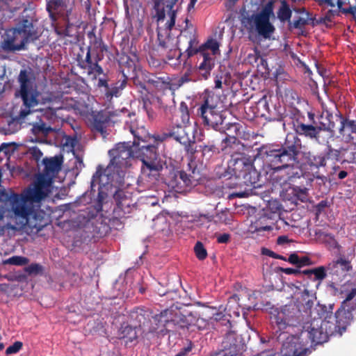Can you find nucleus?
Instances as JSON below:
<instances>
[{
  "label": "nucleus",
  "instance_id": "nucleus-1",
  "mask_svg": "<svg viewBox=\"0 0 356 356\" xmlns=\"http://www.w3.org/2000/svg\"><path fill=\"white\" fill-rule=\"evenodd\" d=\"M293 127L296 135L289 134L283 143L264 145L257 150V156L268 167L274 171L284 172V183L300 178L302 175L299 161L302 146L297 135L318 141L321 133L320 125L306 124L298 119L293 121Z\"/></svg>",
  "mask_w": 356,
  "mask_h": 356
},
{
  "label": "nucleus",
  "instance_id": "nucleus-2",
  "mask_svg": "<svg viewBox=\"0 0 356 356\" xmlns=\"http://www.w3.org/2000/svg\"><path fill=\"white\" fill-rule=\"evenodd\" d=\"M227 175L230 176L224 181L223 188L241 189L245 187L244 191L236 193V197H245L252 188L259 186V174L254 168L251 160L243 152L232 154L223 177H225Z\"/></svg>",
  "mask_w": 356,
  "mask_h": 356
},
{
  "label": "nucleus",
  "instance_id": "nucleus-3",
  "mask_svg": "<svg viewBox=\"0 0 356 356\" xmlns=\"http://www.w3.org/2000/svg\"><path fill=\"white\" fill-rule=\"evenodd\" d=\"M18 80L20 83L21 97L26 108L24 109L22 108L19 115L15 116L13 120L22 124L26 122V118H27L28 120L34 118L38 119V121L29 122V124L32 125V133L35 136H47L53 131V129L42 120L41 115H40L42 111L31 110V107L38 104V92L37 91L36 86L34 85L33 81L31 79L29 74L26 70L20 71Z\"/></svg>",
  "mask_w": 356,
  "mask_h": 356
},
{
  "label": "nucleus",
  "instance_id": "nucleus-4",
  "mask_svg": "<svg viewBox=\"0 0 356 356\" xmlns=\"http://www.w3.org/2000/svg\"><path fill=\"white\" fill-rule=\"evenodd\" d=\"M120 52L116 49L117 60L122 69L127 68V74H130L131 71L133 76L131 77L134 86L142 94L147 95L149 93L146 87L147 80L150 79L151 73L137 69L136 63L139 60L136 46H120Z\"/></svg>",
  "mask_w": 356,
  "mask_h": 356
},
{
  "label": "nucleus",
  "instance_id": "nucleus-5",
  "mask_svg": "<svg viewBox=\"0 0 356 356\" xmlns=\"http://www.w3.org/2000/svg\"><path fill=\"white\" fill-rule=\"evenodd\" d=\"M220 46H200L199 49L195 46H188L185 52L182 53L180 49L174 50V56H177V60L179 63H186L188 58L193 55H197L199 58H203V60L197 67L200 75L204 79H207L210 75V72L214 66V59L210 55L205 52L207 49H211L213 54H216L219 51Z\"/></svg>",
  "mask_w": 356,
  "mask_h": 356
},
{
  "label": "nucleus",
  "instance_id": "nucleus-6",
  "mask_svg": "<svg viewBox=\"0 0 356 356\" xmlns=\"http://www.w3.org/2000/svg\"><path fill=\"white\" fill-rule=\"evenodd\" d=\"M134 115L135 113L134 111L125 108L112 112L106 111H92L90 118V126L93 131H97L104 137H106L107 134L106 127L111 120L123 122L127 124H129L127 118H131Z\"/></svg>",
  "mask_w": 356,
  "mask_h": 356
},
{
  "label": "nucleus",
  "instance_id": "nucleus-7",
  "mask_svg": "<svg viewBox=\"0 0 356 356\" xmlns=\"http://www.w3.org/2000/svg\"><path fill=\"white\" fill-rule=\"evenodd\" d=\"M136 157L142 161L141 171L144 175L156 177L163 168V163L157 152L155 144H145L138 147Z\"/></svg>",
  "mask_w": 356,
  "mask_h": 356
},
{
  "label": "nucleus",
  "instance_id": "nucleus-8",
  "mask_svg": "<svg viewBox=\"0 0 356 356\" xmlns=\"http://www.w3.org/2000/svg\"><path fill=\"white\" fill-rule=\"evenodd\" d=\"M271 323L277 327L276 333H281L277 337L280 339L282 332L289 327H296L304 324L302 317L298 313V308L293 304H289L282 307L280 309L274 310L270 316Z\"/></svg>",
  "mask_w": 356,
  "mask_h": 356
},
{
  "label": "nucleus",
  "instance_id": "nucleus-9",
  "mask_svg": "<svg viewBox=\"0 0 356 356\" xmlns=\"http://www.w3.org/2000/svg\"><path fill=\"white\" fill-rule=\"evenodd\" d=\"M274 17L273 8L271 2L268 3L260 13L251 16L243 17L242 23L250 30L254 29L259 35L265 38L270 37L274 27L270 23V18Z\"/></svg>",
  "mask_w": 356,
  "mask_h": 356
},
{
  "label": "nucleus",
  "instance_id": "nucleus-10",
  "mask_svg": "<svg viewBox=\"0 0 356 356\" xmlns=\"http://www.w3.org/2000/svg\"><path fill=\"white\" fill-rule=\"evenodd\" d=\"M170 138L181 144L184 147L186 153L191 156H193L197 152L196 147H194L195 143V136L189 137L186 127L181 124L170 126L161 134L154 136V142L158 145Z\"/></svg>",
  "mask_w": 356,
  "mask_h": 356
},
{
  "label": "nucleus",
  "instance_id": "nucleus-11",
  "mask_svg": "<svg viewBox=\"0 0 356 356\" xmlns=\"http://www.w3.org/2000/svg\"><path fill=\"white\" fill-rule=\"evenodd\" d=\"M213 98L212 96L204 98L203 103L197 109V115L201 117L205 126L218 131H224L225 117L213 104Z\"/></svg>",
  "mask_w": 356,
  "mask_h": 356
},
{
  "label": "nucleus",
  "instance_id": "nucleus-12",
  "mask_svg": "<svg viewBox=\"0 0 356 356\" xmlns=\"http://www.w3.org/2000/svg\"><path fill=\"white\" fill-rule=\"evenodd\" d=\"M124 169L118 168L115 165L109 163L106 168L98 165L95 173L93 175L91 184L95 183L108 186L120 188L124 184Z\"/></svg>",
  "mask_w": 356,
  "mask_h": 356
},
{
  "label": "nucleus",
  "instance_id": "nucleus-13",
  "mask_svg": "<svg viewBox=\"0 0 356 356\" xmlns=\"http://www.w3.org/2000/svg\"><path fill=\"white\" fill-rule=\"evenodd\" d=\"M356 309V287L349 291L340 307L335 312L336 328L344 332L353 321V312Z\"/></svg>",
  "mask_w": 356,
  "mask_h": 356
},
{
  "label": "nucleus",
  "instance_id": "nucleus-14",
  "mask_svg": "<svg viewBox=\"0 0 356 356\" xmlns=\"http://www.w3.org/2000/svg\"><path fill=\"white\" fill-rule=\"evenodd\" d=\"M131 74H127L125 69H122L118 76V81L111 84H108V78H99L97 81V86L99 88H104V94L107 100H111L113 97H118L122 95V90L125 88L127 84L129 76Z\"/></svg>",
  "mask_w": 356,
  "mask_h": 356
},
{
  "label": "nucleus",
  "instance_id": "nucleus-15",
  "mask_svg": "<svg viewBox=\"0 0 356 356\" xmlns=\"http://www.w3.org/2000/svg\"><path fill=\"white\" fill-rule=\"evenodd\" d=\"M108 154L112 165L124 169L131 165V160L134 156L132 147L128 143H118L114 148L108 151Z\"/></svg>",
  "mask_w": 356,
  "mask_h": 356
},
{
  "label": "nucleus",
  "instance_id": "nucleus-16",
  "mask_svg": "<svg viewBox=\"0 0 356 356\" xmlns=\"http://www.w3.org/2000/svg\"><path fill=\"white\" fill-rule=\"evenodd\" d=\"M198 179L184 170H172L166 177V182L169 187L178 193H181L187 187L195 186Z\"/></svg>",
  "mask_w": 356,
  "mask_h": 356
},
{
  "label": "nucleus",
  "instance_id": "nucleus-17",
  "mask_svg": "<svg viewBox=\"0 0 356 356\" xmlns=\"http://www.w3.org/2000/svg\"><path fill=\"white\" fill-rule=\"evenodd\" d=\"M326 266L328 275L334 281H342L353 269L351 260L341 254L337 258L329 262Z\"/></svg>",
  "mask_w": 356,
  "mask_h": 356
},
{
  "label": "nucleus",
  "instance_id": "nucleus-18",
  "mask_svg": "<svg viewBox=\"0 0 356 356\" xmlns=\"http://www.w3.org/2000/svg\"><path fill=\"white\" fill-rule=\"evenodd\" d=\"M172 310L165 309L160 314L152 315L150 324L147 327V334H162L172 331Z\"/></svg>",
  "mask_w": 356,
  "mask_h": 356
},
{
  "label": "nucleus",
  "instance_id": "nucleus-19",
  "mask_svg": "<svg viewBox=\"0 0 356 356\" xmlns=\"http://www.w3.org/2000/svg\"><path fill=\"white\" fill-rule=\"evenodd\" d=\"M281 353L282 356H306L311 350L304 347L300 337L291 334L283 341Z\"/></svg>",
  "mask_w": 356,
  "mask_h": 356
},
{
  "label": "nucleus",
  "instance_id": "nucleus-20",
  "mask_svg": "<svg viewBox=\"0 0 356 356\" xmlns=\"http://www.w3.org/2000/svg\"><path fill=\"white\" fill-rule=\"evenodd\" d=\"M243 350V344L238 340L234 331L227 330L216 356H237Z\"/></svg>",
  "mask_w": 356,
  "mask_h": 356
},
{
  "label": "nucleus",
  "instance_id": "nucleus-21",
  "mask_svg": "<svg viewBox=\"0 0 356 356\" xmlns=\"http://www.w3.org/2000/svg\"><path fill=\"white\" fill-rule=\"evenodd\" d=\"M26 203L21 200V197L18 195H13V209L16 218L19 219V223L22 226L27 225L31 228H37L38 230H40L42 225L38 227L36 224L32 223L30 216L33 213V211L31 208L25 204Z\"/></svg>",
  "mask_w": 356,
  "mask_h": 356
},
{
  "label": "nucleus",
  "instance_id": "nucleus-22",
  "mask_svg": "<svg viewBox=\"0 0 356 356\" xmlns=\"http://www.w3.org/2000/svg\"><path fill=\"white\" fill-rule=\"evenodd\" d=\"M294 305L298 308V313L302 317V321L304 323H309L312 319L317 318H321L323 314L317 313V316H313L312 308L314 305V300L312 296L309 295L307 291L301 296L300 298H298L294 302Z\"/></svg>",
  "mask_w": 356,
  "mask_h": 356
},
{
  "label": "nucleus",
  "instance_id": "nucleus-23",
  "mask_svg": "<svg viewBox=\"0 0 356 356\" xmlns=\"http://www.w3.org/2000/svg\"><path fill=\"white\" fill-rule=\"evenodd\" d=\"M127 120L129 124H124L125 128L128 129L134 136L133 145L134 146L139 147L141 142L146 144L152 139L154 140V136H156V135L149 134L144 126L138 127L136 124V115L131 118H127Z\"/></svg>",
  "mask_w": 356,
  "mask_h": 356
},
{
  "label": "nucleus",
  "instance_id": "nucleus-24",
  "mask_svg": "<svg viewBox=\"0 0 356 356\" xmlns=\"http://www.w3.org/2000/svg\"><path fill=\"white\" fill-rule=\"evenodd\" d=\"M115 207L113 209V214L117 218H124L126 214L130 213L131 200L121 189H117L113 194Z\"/></svg>",
  "mask_w": 356,
  "mask_h": 356
},
{
  "label": "nucleus",
  "instance_id": "nucleus-25",
  "mask_svg": "<svg viewBox=\"0 0 356 356\" xmlns=\"http://www.w3.org/2000/svg\"><path fill=\"white\" fill-rule=\"evenodd\" d=\"M10 33L14 35L15 38L22 39L20 44L33 42V40L37 38L32 23L27 19L23 20L17 29L8 31V35H10Z\"/></svg>",
  "mask_w": 356,
  "mask_h": 356
},
{
  "label": "nucleus",
  "instance_id": "nucleus-26",
  "mask_svg": "<svg viewBox=\"0 0 356 356\" xmlns=\"http://www.w3.org/2000/svg\"><path fill=\"white\" fill-rule=\"evenodd\" d=\"M45 181L44 176H39L34 187L27 188L21 195V200L24 202H40L47 195L42 188Z\"/></svg>",
  "mask_w": 356,
  "mask_h": 356
},
{
  "label": "nucleus",
  "instance_id": "nucleus-27",
  "mask_svg": "<svg viewBox=\"0 0 356 356\" xmlns=\"http://www.w3.org/2000/svg\"><path fill=\"white\" fill-rule=\"evenodd\" d=\"M152 312L144 307H138L132 310L130 313L131 321L135 323L136 327H140L145 334H147V327L150 324V318Z\"/></svg>",
  "mask_w": 356,
  "mask_h": 356
},
{
  "label": "nucleus",
  "instance_id": "nucleus-28",
  "mask_svg": "<svg viewBox=\"0 0 356 356\" xmlns=\"http://www.w3.org/2000/svg\"><path fill=\"white\" fill-rule=\"evenodd\" d=\"M193 321H194L193 313L190 312L187 314H183L181 312H176L173 314L172 310V331L177 330V329H192Z\"/></svg>",
  "mask_w": 356,
  "mask_h": 356
},
{
  "label": "nucleus",
  "instance_id": "nucleus-29",
  "mask_svg": "<svg viewBox=\"0 0 356 356\" xmlns=\"http://www.w3.org/2000/svg\"><path fill=\"white\" fill-rule=\"evenodd\" d=\"M44 170L42 174L40 176H44V179H48V184L51 183L52 177L59 172L61 168L62 161L56 157L42 160Z\"/></svg>",
  "mask_w": 356,
  "mask_h": 356
},
{
  "label": "nucleus",
  "instance_id": "nucleus-30",
  "mask_svg": "<svg viewBox=\"0 0 356 356\" xmlns=\"http://www.w3.org/2000/svg\"><path fill=\"white\" fill-rule=\"evenodd\" d=\"M315 235L317 239L323 243L329 251L336 250L339 252H341V246L333 234L319 229L315 232Z\"/></svg>",
  "mask_w": 356,
  "mask_h": 356
},
{
  "label": "nucleus",
  "instance_id": "nucleus-31",
  "mask_svg": "<svg viewBox=\"0 0 356 356\" xmlns=\"http://www.w3.org/2000/svg\"><path fill=\"white\" fill-rule=\"evenodd\" d=\"M80 106L81 103L79 101L66 97V98L63 99L61 102L52 103L51 105L47 107V109L51 115H55L56 114V111L58 110L67 108H71L74 110H79Z\"/></svg>",
  "mask_w": 356,
  "mask_h": 356
},
{
  "label": "nucleus",
  "instance_id": "nucleus-32",
  "mask_svg": "<svg viewBox=\"0 0 356 356\" xmlns=\"http://www.w3.org/2000/svg\"><path fill=\"white\" fill-rule=\"evenodd\" d=\"M202 316H206V318H208L210 321L214 320L220 322L227 330H230L232 327V323L228 316L222 312H218L216 307H208L202 312Z\"/></svg>",
  "mask_w": 356,
  "mask_h": 356
},
{
  "label": "nucleus",
  "instance_id": "nucleus-33",
  "mask_svg": "<svg viewBox=\"0 0 356 356\" xmlns=\"http://www.w3.org/2000/svg\"><path fill=\"white\" fill-rule=\"evenodd\" d=\"M147 83L152 85L159 91L172 90L171 79L168 76H157L151 74L150 79L147 80Z\"/></svg>",
  "mask_w": 356,
  "mask_h": 356
},
{
  "label": "nucleus",
  "instance_id": "nucleus-34",
  "mask_svg": "<svg viewBox=\"0 0 356 356\" xmlns=\"http://www.w3.org/2000/svg\"><path fill=\"white\" fill-rule=\"evenodd\" d=\"M136 325L134 327L127 324L122 323L119 330L118 334L120 339H125V343H131L137 340L138 332Z\"/></svg>",
  "mask_w": 356,
  "mask_h": 356
},
{
  "label": "nucleus",
  "instance_id": "nucleus-35",
  "mask_svg": "<svg viewBox=\"0 0 356 356\" xmlns=\"http://www.w3.org/2000/svg\"><path fill=\"white\" fill-rule=\"evenodd\" d=\"M90 47L91 46H87V51L85 58V61L88 65V74H92L95 79H97V76L100 75H103L102 78H107L106 74L104 72L102 67L99 65L97 63H93L92 62L90 56Z\"/></svg>",
  "mask_w": 356,
  "mask_h": 356
},
{
  "label": "nucleus",
  "instance_id": "nucleus-36",
  "mask_svg": "<svg viewBox=\"0 0 356 356\" xmlns=\"http://www.w3.org/2000/svg\"><path fill=\"white\" fill-rule=\"evenodd\" d=\"M304 334L311 340L312 343L318 344L322 343L325 341L326 336L320 329L312 327L310 330L302 332L301 335Z\"/></svg>",
  "mask_w": 356,
  "mask_h": 356
},
{
  "label": "nucleus",
  "instance_id": "nucleus-37",
  "mask_svg": "<svg viewBox=\"0 0 356 356\" xmlns=\"http://www.w3.org/2000/svg\"><path fill=\"white\" fill-rule=\"evenodd\" d=\"M296 10L297 16H294L293 22L292 23V26L294 28H300L305 24H307L308 22L311 19L309 17L308 13L305 11L303 8L295 9Z\"/></svg>",
  "mask_w": 356,
  "mask_h": 356
},
{
  "label": "nucleus",
  "instance_id": "nucleus-38",
  "mask_svg": "<svg viewBox=\"0 0 356 356\" xmlns=\"http://www.w3.org/2000/svg\"><path fill=\"white\" fill-rule=\"evenodd\" d=\"M273 76L277 87H280L281 84L286 81H289L290 78L289 74L284 70V67L280 65L275 67V71L273 72Z\"/></svg>",
  "mask_w": 356,
  "mask_h": 356
},
{
  "label": "nucleus",
  "instance_id": "nucleus-39",
  "mask_svg": "<svg viewBox=\"0 0 356 356\" xmlns=\"http://www.w3.org/2000/svg\"><path fill=\"white\" fill-rule=\"evenodd\" d=\"M96 185H99L98 187V195L97 198V206L96 209L97 211H101L102 209V206L104 202L106 201L107 197H108L107 193L105 190H108V187L107 185H102L100 184L95 183L94 185H92V187L95 186Z\"/></svg>",
  "mask_w": 356,
  "mask_h": 356
},
{
  "label": "nucleus",
  "instance_id": "nucleus-40",
  "mask_svg": "<svg viewBox=\"0 0 356 356\" xmlns=\"http://www.w3.org/2000/svg\"><path fill=\"white\" fill-rule=\"evenodd\" d=\"M327 275H329L327 266H319L318 267L313 268L312 280L317 281L318 284H320Z\"/></svg>",
  "mask_w": 356,
  "mask_h": 356
},
{
  "label": "nucleus",
  "instance_id": "nucleus-41",
  "mask_svg": "<svg viewBox=\"0 0 356 356\" xmlns=\"http://www.w3.org/2000/svg\"><path fill=\"white\" fill-rule=\"evenodd\" d=\"M190 75L191 72L190 70H188L181 76L177 79H174L173 80L171 79L172 91L178 90L184 84L190 82L191 81Z\"/></svg>",
  "mask_w": 356,
  "mask_h": 356
},
{
  "label": "nucleus",
  "instance_id": "nucleus-42",
  "mask_svg": "<svg viewBox=\"0 0 356 356\" xmlns=\"http://www.w3.org/2000/svg\"><path fill=\"white\" fill-rule=\"evenodd\" d=\"M340 154L341 151L332 148L331 145H327L324 153L323 154V157L325 159V163L327 161H332L333 162L339 161L340 159Z\"/></svg>",
  "mask_w": 356,
  "mask_h": 356
},
{
  "label": "nucleus",
  "instance_id": "nucleus-43",
  "mask_svg": "<svg viewBox=\"0 0 356 356\" xmlns=\"http://www.w3.org/2000/svg\"><path fill=\"white\" fill-rule=\"evenodd\" d=\"M334 116L331 113H327L325 120L327 122H321L320 124L321 131H330L332 134H334L335 130L337 129L336 124L332 120Z\"/></svg>",
  "mask_w": 356,
  "mask_h": 356
},
{
  "label": "nucleus",
  "instance_id": "nucleus-44",
  "mask_svg": "<svg viewBox=\"0 0 356 356\" xmlns=\"http://www.w3.org/2000/svg\"><path fill=\"white\" fill-rule=\"evenodd\" d=\"M178 0H171V4L168 5L166 6L167 11H168V17L169 18V20L166 22V26L169 30H171L175 24V19H176V11L173 10V5Z\"/></svg>",
  "mask_w": 356,
  "mask_h": 356
},
{
  "label": "nucleus",
  "instance_id": "nucleus-45",
  "mask_svg": "<svg viewBox=\"0 0 356 356\" xmlns=\"http://www.w3.org/2000/svg\"><path fill=\"white\" fill-rule=\"evenodd\" d=\"M241 125L237 122L227 123L224 126L225 131H220L225 133L227 136H234L237 137L241 134Z\"/></svg>",
  "mask_w": 356,
  "mask_h": 356
},
{
  "label": "nucleus",
  "instance_id": "nucleus-46",
  "mask_svg": "<svg viewBox=\"0 0 356 356\" xmlns=\"http://www.w3.org/2000/svg\"><path fill=\"white\" fill-rule=\"evenodd\" d=\"M291 16V10L285 1L282 2V5L277 12V17L281 22L289 21Z\"/></svg>",
  "mask_w": 356,
  "mask_h": 356
},
{
  "label": "nucleus",
  "instance_id": "nucleus-47",
  "mask_svg": "<svg viewBox=\"0 0 356 356\" xmlns=\"http://www.w3.org/2000/svg\"><path fill=\"white\" fill-rule=\"evenodd\" d=\"M308 163L310 166H314L316 168L320 167H325V159L323 157V154L318 155H309L308 157Z\"/></svg>",
  "mask_w": 356,
  "mask_h": 356
},
{
  "label": "nucleus",
  "instance_id": "nucleus-48",
  "mask_svg": "<svg viewBox=\"0 0 356 356\" xmlns=\"http://www.w3.org/2000/svg\"><path fill=\"white\" fill-rule=\"evenodd\" d=\"M200 149H197V152L200 151L202 152V156L206 160H209L215 152L218 151V148L213 145H200Z\"/></svg>",
  "mask_w": 356,
  "mask_h": 356
},
{
  "label": "nucleus",
  "instance_id": "nucleus-49",
  "mask_svg": "<svg viewBox=\"0 0 356 356\" xmlns=\"http://www.w3.org/2000/svg\"><path fill=\"white\" fill-rule=\"evenodd\" d=\"M194 321H193V327H196L198 330H204L207 327L209 324V321H210L206 316L200 317L199 314L196 312L193 314ZM194 330L193 328H192Z\"/></svg>",
  "mask_w": 356,
  "mask_h": 356
},
{
  "label": "nucleus",
  "instance_id": "nucleus-50",
  "mask_svg": "<svg viewBox=\"0 0 356 356\" xmlns=\"http://www.w3.org/2000/svg\"><path fill=\"white\" fill-rule=\"evenodd\" d=\"M28 258L22 256H13L3 261L4 264H10L14 266H24L29 263Z\"/></svg>",
  "mask_w": 356,
  "mask_h": 356
},
{
  "label": "nucleus",
  "instance_id": "nucleus-51",
  "mask_svg": "<svg viewBox=\"0 0 356 356\" xmlns=\"http://www.w3.org/2000/svg\"><path fill=\"white\" fill-rule=\"evenodd\" d=\"M194 251L197 258L200 261L204 260L207 257V250L200 241H197L195 245Z\"/></svg>",
  "mask_w": 356,
  "mask_h": 356
},
{
  "label": "nucleus",
  "instance_id": "nucleus-52",
  "mask_svg": "<svg viewBox=\"0 0 356 356\" xmlns=\"http://www.w3.org/2000/svg\"><path fill=\"white\" fill-rule=\"evenodd\" d=\"M154 10H156V17L159 22L163 21L165 17V10L163 6V3L159 0L154 2Z\"/></svg>",
  "mask_w": 356,
  "mask_h": 356
},
{
  "label": "nucleus",
  "instance_id": "nucleus-53",
  "mask_svg": "<svg viewBox=\"0 0 356 356\" xmlns=\"http://www.w3.org/2000/svg\"><path fill=\"white\" fill-rule=\"evenodd\" d=\"M24 270L30 275H36L42 273L43 267L39 264L33 263L25 267Z\"/></svg>",
  "mask_w": 356,
  "mask_h": 356
},
{
  "label": "nucleus",
  "instance_id": "nucleus-54",
  "mask_svg": "<svg viewBox=\"0 0 356 356\" xmlns=\"http://www.w3.org/2000/svg\"><path fill=\"white\" fill-rule=\"evenodd\" d=\"M179 112L181 113V118L183 123H188L189 122L190 116L188 108L186 102H181L179 106Z\"/></svg>",
  "mask_w": 356,
  "mask_h": 356
},
{
  "label": "nucleus",
  "instance_id": "nucleus-55",
  "mask_svg": "<svg viewBox=\"0 0 356 356\" xmlns=\"http://www.w3.org/2000/svg\"><path fill=\"white\" fill-rule=\"evenodd\" d=\"M58 0H51L48 2L47 9L49 12V16L53 21L55 20V13L58 11Z\"/></svg>",
  "mask_w": 356,
  "mask_h": 356
},
{
  "label": "nucleus",
  "instance_id": "nucleus-56",
  "mask_svg": "<svg viewBox=\"0 0 356 356\" xmlns=\"http://www.w3.org/2000/svg\"><path fill=\"white\" fill-rule=\"evenodd\" d=\"M223 143L226 144V146L231 145V144H236V147L239 149L243 150L245 146L241 144L237 137L234 136H227L224 140Z\"/></svg>",
  "mask_w": 356,
  "mask_h": 356
},
{
  "label": "nucleus",
  "instance_id": "nucleus-57",
  "mask_svg": "<svg viewBox=\"0 0 356 356\" xmlns=\"http://www.w3.org/2000/svg\"><path fill=\"white\" fill-rule=\"evenodd\" d=\"M222 35V32L221 31H216L212 36L208 38L207 41L203 44L208 45H217L220 44L221 42V38Z\"/></svg>",
  "mask_w": 356,
  "mask_h": 356
},
{
  "label": "nucleus",
  "instance_id": "nucleus-58",
  "mask_svg": "<svg viewBox=\"0 0 356 356\" xmlns=\"http://www.w3.org/2000/svg\"><path fill=\"white\" fill-rule=\"evenodd\" d=\"M186 38H188V40L187 41L188 44L192 45V44H197L199 42V40H197V38L195 35V32H189L187 31H185L181 33L180 39Z\"/></svg>",
  "mask_w": 356,
  "mask_h": 356
},
{
  "label": "nucleus",
  "instance_id": "nucleus-59",
  "mask_svg": "<svg viewBox=\"0 0 356 356\" xmlns=\"http://www.w3.org/2000/svg\"><path fill=\"white\" fill-rule=\"evenodd\" d=\"M289 54L291 58L294 60L295 64L298 67H303L305 73H307L309 74H312L309 67L305 63L302 62L293 52L290 51Z\"/></svg>",
  "mask_w": 356,
  "mask_h": 356
},
{
  "label": "nucleus",
  "instance_id": "nucleus-60",
  "mask_svg": "<svg viewBox=\"0 0 356 356\" xmlns=\"http://www.w3.org/2000/svg\"><path fill=\"white\" fill-rule=\"evenodd\" d=\"M22 346L23 344L21 341H15L13 345L6 348V353L7 355L17 353L22 348Z\"/></svg>",
  "mask_w": 356,
  "mask_h": 356
},
{
  "label": "nucleus",
  "instance_id": "nucleus-61",
  "mask_svg": "<svg viewBox=\"0 0 356 356\" xmlns=\"http://www.w3.org/2000/svg\"><path fill=\"white\" fill-rule=\"evenodd\" d=\"M266 218V216L265 215H263L262 216H261L254 223V230L257 231V232H260V231H270V230H272V227L271 226H268V225H261V226H259L258 224H259V222L261 220H265Z\"/></svg>",
  "mask_w": 356,
  "mask_h": 356
},
{
  "label": "nucleus",
  "instance_id": "nucleus-62",
  "mask_svg": "<svg viewBox=\"0 0 356 356\" xmlns=\"http://www.w3.org/2000/svg\"><path fill=\"white\" fill-rule=\"evenodd\" d=\"M280 271L285 273L286 275H294L296 276H299L301 275V270L297 267L296 268L280 267Z\"/></svg>",
  "mask_w": 356,
  "mask_h": 356
},
{
  "label": "nucleus",
  "instance_id": "nucleus-63",
  "mask_svg": "<svg viewBox=\"0 0 356 356\" xmlns=\"http://www.w3.org/2000/svg\"><path fill=\"white\" fill-rule=\"evenodd\" d=\"M26 46H0L2 50L6 53H14L16 51L26 49Z\"/></svg>",
  "mask_w": 356,
  "mask_h": 356
},
{
  "label": "nucleus",
  "instance_id": "nucleus-64",
  "mask_svg": "<svg viewBox=\"0 0 356 356\" xmlns=\"http://www.w3.org/2000/svg\"><path fill=\"white\" fill-rule=\"evenodd\" d=\"M312 264H313V262L311 260V259L307 256H305V257H300L298 264L296 267L300 270V268L304 266H312Z\"/></svg>",
  "mask_w": 356,
  "mask_h": 356
}]
</instances>
